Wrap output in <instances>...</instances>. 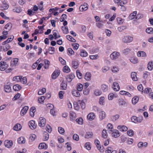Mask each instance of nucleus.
<instances>
[{
    "label": "nucleus",
    "instance_id": "5701e85b",
    "mask_svg": "<svg viewBox=\"0 0 153 153\" xmlns=\"http://www.w3.org/2000/svg\"><path fill=\"white\" fill-rule=\"evenodd\" d=\"M79 91L77 90H74L72 91V94L76 97H79L80 96Z\"/></svg>",
    "mask_w": 153,
    "mask_h": 153
},
{
    "label": "nucleus",
    "instance_id": "6ab92c4d",
    "mask_svg": "<svg viewBox=\"0 0 153 153\" xmlns=\"http://www.w3.org/2000/svg\"><path fill=\"white\" fill-rule=\"evenodd\" d=\"M47 147V144L45 143H40L38 146L39 149H46Z\"/></svg>",
    "mask_w": 153,
    "mask_h": 153
},
{
    "label": "nucleus",
    "instance_id": "09e8293b",
    "mask_svg": "<svg viewBox=\"0 0 153 153\" xmlns=\"http://www.w3.org/2000/svg\"><path fill=\"white\" fill-rule=\"evenodd\" d=\"M72 65L74 68H77L78 67L79 64L77 61H74L72 62Z\"/></svg>",
    "mask_w": 153,
    "mask_h": 153
},
{
    "label": "nucleus",
    "instance_id": "79ce46f5",
    "mask_svg": "<svg viewBox=\"0 0 153 153\" xmlns=\"http://www.w3.org/2000/svg\"><path fill=\"white\" fill-rule=\"evenodd\" d=\"M80 55L82 57H85L87 56L88 53L87 52L84 50H82L81 51Z\"/></svg>",
    "mask_w": 153,
    "mask_h": 153
},
{
    "label": "nucleus",
    "instance_id": "c756f323",
    "mask_svg": "<svg viewBox=\"0 0 153 153\" xmlns=\"http://www.w3.org/2000/svg\"><path fill=\"white\" fill-rule=\"evenodd\" d=\"M137 55L139 57H146V53L144 52L140 51L138 52Z\"/></svg>",
    "mask_w": 153,
    "mask_h": 153
},
{
    "label": "nucleus",
    "instance_id": "ddd939ff",
    "mask_svg": "<svg viewBox=\"0 0 153 153\" xmlns=\"http://www.w3.org/2000/svg\"><path fill=\"white\" fill-rule=\"evenodd\" d=\"M113 88L114 90L115 91H118L120 89V87L119 85L117 82H115L114 83Z\"/></svg>",
    "mask_w": 153,
    "mask_h": 153
},
{
    "label": "nucleus",
    "instance_id": "a19ab883",
    "mask_svg": "<svg viewBox=\"0 0 153 153\" xmlns=\"http://www.w3.org/2000/svg\"><path fill=\"white\" fill-rule=\"evenodd\" d=\"M21 78V76H17L13 78V80L17 82H20Z\"/></svg>",
    "mask_w": 153,
    "mask_h": 153
},
{
    "label": "nucleus",
    "instance_id": "393cba45",
    "mask_svg": "<svg viewBox=\"0 0 153 153\" xmlns=\"http://www.w3.org/2000/svg\"><path fill=\"white\" fill-rule=\"evenodd\" d=\"M131 77L133 80L136 81L137 80V78L136 76V73L135 72H132L131 73Z\"/></svg>",
    "mask_w": 153,
    "mask_h": 153
},
{
    "label": "nucleus",
    "instance_id": "603ef678",
    "mask_svg": "<svg viewBox=\"0 0 153 153\" xmlns=\"http://www.w3.org/2000/svg\"><path fill=\"white\" fill-rule=\"evenodd\" d=\"M23 84H25L27 82V79L26 77H24L23 78L22 77V76H21V78L20 81Z\"/></svg>",
    "mask_w": 153,
    "mask_h": 153
},
{
    "label": "nucleus",
    "instance_id": "f3484780",
    "mask_svg": "<svg viewBox=\"0 0 153 153\" xmlns=\"http://www.w3.org/2000/svg\"><path fill=\"white\" fill-rule=\"evenodd\" d=\"M59 72L58 71H55L52 74V79H56L59 76Z\"/></svg>",
    "mask_w": 153,
    "mask_h": 153
},
{
    "label": "nucleus",
    "instance_id": "72a5a7b5",
    "mask_svg": "<svg viewBox=\"0 0 153 153\" xmlns=\"http://www.w3.org/2000/svg\"><path fill=\"white\" fill-rule=\"evenodd\" d=\"M93 134L92 132H87L85 136V138L87 139H88L92 137Z\"/></svg>",
    "mask_w": 153,
    "mask_h": 153
},
{
    "label": "nucleus",
    "instance_id": "8fccbe9b",
    "mask_svg": "<svg viewBox=\"0 0 153 153\" xmlns=\"http://www.w3.org/2000/svg\"><path fill=\"white\" fill-rule=\"evenodd\" d=\"M101 88L104 92H106L108 90V86L105 84H103L102 85Z\"/></svg>",
    "mask_w": 153,
    "mask_h": 153
},
{
    "label": "nucleus",
    "instance_id": "0e129e2a",
    "mask_svg": "<svg viewBox=\"0 0 153 153\" xmlns=\"http://www.w3.org/2000/svg\"><path fill=\"white\" fill-rule=\"evenodd\" d=\"M46 129V131L49 133H51L52 131V128L49 125H47V126Z\"/></svg>",
    "mask_w": 153,
    "mask_h": 153
},
{
    "label": "nucleus",
    "instance_id": "bb28decb",
    "mask_svg": "<svg viewBox=\"0 0 153 153\" xmlns=\"http://www.w3.org/2000/svg\"><path fill=\"white\" fill-rule=\"evenodd\" d=\"M17 141L19 144H23L25 143V140L24 138L21 137L18 139Z\"/></svg>",
    "mask_w": 153,
    "mask_h": 153
},
{
    "label": "nucleus",
    "instance_id": "e2e57ef3",
    "mask_svg": "<svg viewBox=\"0 0 153 153\" xmlns=\"http://www.w3.org/2000/svg\"><path fill=\"white\" fill-rule=\"evenodd\" d=\"M67 16L66 14H63L62 15V18L60 20V21L61 22H63V21H65V19H67Z\"/></svg>",
    "mask_w": 153,
    "mask_h": 153
},
{
    "label": "nucleus",
    "instance_id": "20e7f679",
    "mask_svg": "<svg viewBox=\"0 0 153 153\" xmlns=\"http://www.w3.org/2000/svg\"><path fill=\"white\" fill-rule=\"evenodd\" d=\"M88 4L85 3L83 5H81L79 8L80 11H83L86 10L88 8Z\"/></svg>",
    "mask_w": 153,
    "mask_h": 153
},
{
    "label": "nucleus",
    "instance_id": "ea45409f",
    "mask_svg": "<svg viewBox=\"0 0 153 153\" xmlns=\"http://www.w3.org/2000/svg\"><path fill=\"white\" fill-rule=\"evenodd\" d=\"M63 71L65 72L68 73L71 70L66 65L64 67Z\"/></svg>",
    "mask_w": 153,
    "mask_h": 153
},
{
    "label": "nucleus",
    "instance_id": "6e6d98bb",
    "mask_svg": "<svg viewBox=\"0 0 153 153\" xmlns=\"http://www.w3.org/2000/svg\"><path fill=\"white\" fill-rule=\"evenodd\" d=\"M58 131L61 134H63L65 131L64 129L60 127H59L58 128Z\"/></svg>",
    "mask_w": 153,
    "mask_h": 153
},
{
    "label": "nucleus",
    "instance_id": "58836bf2",
    "mask_svg": "<svg viewBox=\"0 0 153 153\" xmlns=\"http://www.w3.org/2000/svg\"><path fill=\"white\" fill-rule=\"evenodd\" d=\"M4 90L6 92H10L11 91V87L9 85H5L4 86Z\"/></svg>",
    "mask_w": 153,
    "mask_h": 153
},
{
    "label": "nucleus",
    "instance_id": "dca6fc26",
    "mask_svg": "<svg viewBox=\"0 0 153 153\" xmlns=\"http://www.w3.org/2000/svg\"><path fill=\"white\" fill-rule=\"evenodd\" d=\"M91 75L89 72H87L86 74L84 76V78L86 80L90 81L91 79Z\"/></svg>",
    "mask_w": 153,
    "mask_h": 153
},
{
    "label": "nucleus",
    "instance_id": "37998d69",
    "mask_svg": "<svg viewBox=\"0 0 153 153\" xmlns=\"http://www.w3.org/2000/svg\"><path fill=\"white\" fill-rule=\"evenodd\" d=\"M102 93L101 91L99 89L95 90L94 92V94L96 96L100 95Z\"/></svg>",
    "mask_w": 153,
    "mask_h": 153
},
{
    "label": "nucleus",
    "instance_id": "412c9836",
    "mask_svg": "<svg viewBox=\"0 0 153 153\" xmlns=\"http://www.w3.org/2000/svg\"><path fill=\"white\" fill-rule=\"evenodd\" d=\"M67 84L66 82L63 81L60 85L61 89L65 90L66 89Z\"/></svg>",
    "mask_w": 153,
    "mask_h": 153
},
{
    "label": "nucleus",
    "instance_id": "864d4df0",
    "mask_svg": "<svg viewBox=\"0 0 153 153\" xmlns=\"http://www.w3.org/2000/svg\"><path fill=\"white\" fill-rule=\"evenodd\" d=\"M131 120L132 122L135 123H138L137 117L136 116H133L131 117Z\"/></svg>",
    "mask_w": 153,
    "mask_h": 153
},
{
    "label": "nucleus",
    "instance_id": "9b49d317",
    "mask_svg": "<svg viewBox=\"0 0 153 153\" xmlns=\"http://www.w3.org/2000/svg\"><path fill=\"white\" fill-rule=\"evenodd\" d=\"M9 7L8 5L5 1H3L2 5L1 7L0 10H6Z\"/></svg>",
    "mask_w": 153,
    "mask_h": 153
},
{
    "label": "nucleus",
    "instance_id": "4c0bfd02",
    "mask_svg": "<svg viewBox=\"0 0 153 153\" xmlns=\"http://www.w3.org/2000/svg\"><path fill=\"white\" fill-rule=\"evenodd\" d=\"M83 85L82 84L79 83L77 85L76 90L78 91H81L83 89Z\"/></svg>",
    "mask_w": 153,
    "mask_h": 153
},
{
    "label": "nucleus",
    "instance_id": "a18cd8bd",
    "mask_svg": "<svg viewBox=\"0 0 153 153\" xmlns=\"http://www.w3.org/2000/svg\"><path fill=\"white\" fill-rule=\"evenodd\" d=\"M49 139V134L47 132H45L44 133V137L43 140L44 141H46L48 140Z\"/></svg>",
    "mask_w": 153,
    "mask_h": 153
},
{
    "label": "nucleus",
    "instance_id": "e433bc0d",
    "mask_svg": "<svg viewBox=\"0 0 153 153\" xmlns=\"http://www.w3.org/2000/svg\"><path fill=\"white\" fill-rule=\"evenodd\" d=\"M62 29L64 33L67 34L69 32L67 26H62Z\"/></svg>",
    "mask_w": 153,
    "mask_h": 153
},
{
    "label": "nucleus",
    "instance_id": "aec40b11",
    "mask_svg": "<svg viewBox=\"0 0 153 153\" xmlns=\"http://www.w3.org/2000/svg\"><path fill=\"white\" fill-rule=\"evenodd\" d=\"M18 61V59L17 58H15L13 59L11 61V66H13L16 65L17 64Z\"/></svg>",
    "mask_w": 153,
    "mask_h": 153
},
{
    "label": "nucleus",
    "instance_id": "7c9ffc66",
    "mask_svg": "<svg viewBox=\"0 0 153 153\" xmlns=\"http://www.w3.org/2000/svg\"><path fill=\"white\" fill-rule=\"evenodd\" d=\"M132 48H128L125 49H124L123 51V53L125 54H127L131 50Z\"/></svg>",
    "mask_w": 153,
    "mask_h": 153
},
{
    "label": "nucleus",
    "instance_id": "423d86ee",
    "mask_svg": "<svg viewBox=\"0 0 153 153\" xmlns=\"http://www.w3.org/2000/svg\"><path fill=\"white\" fill-rule=\"evenodd\" d=\"M75 76L73 73H71L66 77V79L68 82H71L72 80L75 77Z\"/></svg>",
    "mask_w": 153,
    "mask_h": 153
},
{
    "label": "nucleus",
    "instance_id": "6e6552de",
    "mask_svg": "<svg viewBox=\"0 0 153 153\" xmlns=\"http://www.w3.org/2000/svg\"><path fill=\"white\" fill-rule=\"evenodd\" d=\"M112 132V136L115 138L118 137L120 135V133L117 130H114Z\"/></svg>",
    "mask_w": 153,
    "mask_h": 153
},
{
    "label": "nucleus",
    "instance_id": "cd10ccee",
    "mask_svg": "<svg viewBox=\"0 0 153 153\" xmlns=\"http://www.w3.org/2000/svg\"><path fill=\"white\" fill-rule=\"evenodd\" d=\"M148 68L149 70L151 71L153 68V62L150 61L148 64Z\"/></svg>",
    "mask_w": 153,
    "mask_h": 153
},
{
    "label": "nucleus",
    "instance_id": "3c124183",
    "mask_svg": "<svg viewBox=\"0 0 153 153\" xmlns=\"http://www.w3.org/2000/svg\"><path fill=\"white\" fill-rule=\"evenodd\" d=\"M46 91V89L45 88H43L38 91V94L39 95H42Z\"/></svg>",
    "mask_w": 153,
    "mask_h": 153
},
{
    "label": "nucleus",
    "instance_id": "a211bd4d",
    "mask_svg": "<svg viewBox=\"0 0 153 153\" xmlns=\"http://www.w3.org/2000/svg\"><path fill=\"white\" fill-rule=\"evenodd\" d=\"M107 128L108 133L109 134L112 133L113 130V126L110 123H109L107 125Z\"/></svg>",
    "mask_w": 153,
    "mask_h": 153
},
{
    "label": "nucleus",
    "instance_id": "f03ea898",
    "mask_svg": "<svg viewBox=\"0 0 153 153\" xmlns=\"http://www.w3.org/2000/svg\"><path fill=\"white\" fill-rule=\"evenodd\" d=\"M120 55L119 53L115 51L112 53L110 56L112 60H115L118 58Z\"/></svg>",
    "mask_w": 153,
    "mask_h": 153
},
{
    "label": "nucleus",
    "instance_id": "680f3d73",
    "mask_svg": "<svg viewBox=\"0 0 153 153\" xmlns=\"http://www.w3.org/2000/svg\"><path fill=\"white\" fill-rule=\"evenodd\" d=\"M36 137V135L35 134H31L30 135L29 138L32 141H33L35 140V139Z\"/></svg>",
    "mask_w": 153,
    "mask_h": 153
},
{
    "label": "nucleus",
    "instance_id": "bf43d9fd",
    "mask_svg": "<svg viewBox=\"0 0 153 153\" xmlns=\"http://www.w3.org/2000/svg\"><path fill=\"white\" fill-rule=\"evenodd\" d=\"M12 27V25L11 24V23H8L5 25L4 27V28L6 29H8V30H10V29H11Z\"/></svg>",
    "mask_w": 153,
    "mask_h": 153
},
{
    "label": "nucleus",
    "instance_id": "4d7b16f0",
    "mask_svg": "<svg viewBox=\"0 0 153 153\" xmlns=\"http://www.w3.org/2000/svg\"><path fill=\"white\" fill-rule=\"evenodd\" d=\"M76 121L80 125L82 124L83 123V120L82 118H79V119H77L76 120Z\"/></svg>",
    "mask_w": 153,
    "mask_h": 153
},
{
    "label": "nucleus",
    "instance_id": "69168bd1",
    "mask_svg": "<svg viewBox=\"0 0 153 153\" xmlns=\"http://www.w3.org/2000/svg\"><path fill=\"white\" fill-rule=\"evenodd\" d=\"M143 17V15L140 13H138L135 17V19L137 20L142 18Z\"/></svg>",
    "mask_w": 153,
    "mask_h": 153
},
{
    "label": "nucleus",
    "instance_id": "4468645a",
    "mask_svg": "<svg viewBox=\"0 0 153 153\" xmlns=\"http://www.w3.org/2000/svg\"><path fill=\"white\" fill-rule=\"evenodd\" d=\"M76 117V113L73 111H71L70 112V118L71 120L73 121Z\"/></svg>",
    "mask_w": 153,
    "mask_h": 153
},
{
    "label": "nucleus",
    "instance_id": "39448f33",
    "mask_svg": "<svg viewBox=\"0 0 153 153\" xmlns=\"http://www.w3.org/2000/svg\"><path fill=\"white\" fill-rule=\"evenodd\" d=\"M28 125L32 129L36 128V125L35 124V122L34 120H31L28 123Z\"/></svg>",
    "mask_w": 153,
    "mask_h": 153
},
{
    "label": "nucleus",
    "instance_id": "13d9d810",
    "mask_svg": "<svg viewBox=\"0 0 153 153\" xmlns=\"http://www.w3.org/2000/svg\"><path fill=\"white\" fill-rule=\"evenodd\" d=\"M102 137L103 138H106L107 136V133L106 131L104 129L103 130L102 132Z\"/></svg>",
    "mask_w": 153,
    "mask_h": 153
},
{
    "label": "nucleus",
    "instance_id": "2eb2a0df",
    "mask_svg": "<svg viewBox=\"0 0 153 153\" xmlns=\"http://www.w3.org/2000/svg\"><path fill=\"white\" fill-rule=\"evenodd\" d=\"M148 145V143L146 142L143 143L142 142H140L138 143L137 146L138 147L140 148H141L143 147H146Z\"/></svg>",
    "mask_w": 153,
    "mask_h": 153
},
{
    "label": "nucleus",
    "instance_id": "2f4dec72",
    "mask_svg": "<svg viewBox=\"0 0 153 153\" xmlns=\"http://www.w3.org/2000/svg\"><path fill=\"white\" fill-rule=\"evenodd\" d=\"M21 126L19 124H16L13 128L14 130L16 131H19L21 130Z\"/></svg>",
    "mask_w": 153,
    "mask_h": 153
},
{
    "label": "nucleus",
    "instance_id": "49530a36",
    "mask_svg": "<svg viewBox=\"0 0 153 153\" xmlns=\"http://www.w3.org/2000/svg\"><path fill=\"white\" fill-rule=\"evenodd\" d=\"M78 103L80 104L82 109H84L85 108V104L83 101V100H79L78 102Z\"/></svg>",
    "mask_w": 153,
    "mask_h": 153
},
{
    "label": "nucleus",
    "instance_id": "774afa93",
    "mask_svg": "<svg viewBox=\"0 0 153 153\" xmlns=\"http://www.w3.org/2000/svg\"><path fill=\"white\" fill-rule=\"evenodd\" d=\"M153 31V28L150 27L147 28L146 30V32L149 34H150Z\"/></svg>",
    "mask_w": 153,
    "mask_h": 153
},
{
    "label": "nucleus",
    "instance_id": "de8ad7c7",
    "mask_svg": "<svg viewBox=\"0 0 153 153\" xmlns=\"http://www.w3.org/2000/svg\"><path fill=\"white\" fill-rule=\"evenodd\" d=\"M49 53L50 54H52L54 53L55 52V48L52 47H50L48 48Z\"/></svg>",
    "mask_w": 153,
    "mask_h": 153
},
{
    "label": "nucleus",
    "instance_id": "052dcab7",
    "mask_svg": "<svg viewBox=\"0 0 153 153\" xmlns=\"http://www.w3.org/2000/svg\"><path fill=\"white\" fill-rule=\"evenodd\" d=\"M119 68L117 67L113 66L112 69V71L114 73H116L119 71Z\"/></svg>",
    "mask_w": 153,
    "mask_h": 153
},
{
    "label": "nucleus",
    "instance_id": "b1692460",
    "mask_svg": "<svg viewBox=\"0 0 153 153\" xmlns=\"http://www.w3.org/2000/svg\"><path fill=\"white\" fill-rule=\"evenodd\" d=\"M30 114L32 117H33L34 115V113L36 112V110L35 107H32L30 109Z\"/></svg>",
    "mask_w": 153,
    "mask_h": 153
},
{
    "label": "nucleus",
    "instance_id": "f257e3e1",
    "mask_svg": "<svg viewBox=\"0 0 153 153\" xmlns=\"http://www.w3.org/2000/svg\"><path fill=\"white\" fill-rule=\"evenodd\" d=\"M133 38L132 37L126 36H124L123 39V41L124 43H128L131 42L133 40Z\"/></svg>",
    "mask_w": 153,
    "mask_h": 153
},
{
    "label": "nucleus",
    "instance_id": "4be33fe9",
    "mask_svg": "<svg viewBox=\"0 0 153 153\" xmlns=\"http://www.w3.org/2000/svg\"><path fill=\"white\" fill-rule=\"evenodd\" d=\"M120 117V115L118 114H117L115 115H113L111 117V120L114 122L116 121Z\"/></svg>",
    "mask_w": 153,
    "mask_h": 153
},
{
    "label": "nucleus",
    "instance_id": "338daca9",
    "mask_svg": "<svg viewBox=\"0 0 153 153\" xmlns=\"http://www.w3.org/2000/svg\"><path fill=\"white\" fill-rule=\"evenodd\" d=\"M88 150H90L91 149V147L89 142L86 143L84 146Z\"/></svg>",
    "mask_w": 153,
    "mask_h": 153
},
{
    "label": "nucleus",
    "instance_id": "473e14b6",
    "mask_svg": "<svg viewBox=\"0 0 153 153\" xmlns=\"http://www.w3.org/2000/svg\"><path fill=\"white\" fill-rule=\"evenodd\" d=\"M139 100V98L137 96H135L134 97L132 100V103L134 104H136Z\"/></svg>",
    "mask_w": 153,
    "mask_h": 153
},
{
    "label": "nucleus",
    "instance_id": "9d476101",
    "mask_svg": "<svg viewBox=\"0 0 153 153\" xmlns=\"http://www.w3.org/2000/svg\"><path fill=\"white\" fill-rule=\"evenodd\" d=\"M117 129L122 131H126L128 130L127 127L124 125L118 126L117 127Z\"/></svg>",
    "mask_w": 153,
    "mask_h": 153
},
{
    "label": "nucleus",
    "instance_id": "1a4fd4ad",
    "mask_svg": "<svg viewBox=\"0 0 153 153\" xmlns=\"http://www.w3.org/2000/svg\"><path fill=\"white\" fill-rule=\"evenodd\" d=\"M4 143L6 147L9 148L13 145V142L11 141L7 140L5 141Z\"/></svg>",
    "mask_w": 153,
    "mask_h": 153
},
{
    "label": "nucleus",
    "instance_id": "0eeeda50",
    "mask_svg": "<svg viewBox=\"0 0 153 153\" xmlns=\"http://www.w3.org/2000/svg\"><path fill=\"white\" fill-rule=\"evenodd\" d=\"M29 108L27 106H24L20 112L21 115L22 116H24L27 112Z\"/></svg>",
    "mask_w": 153,
    "mask_h": 153
},
{
    "label": "nucleus",
    "instance_id": "f704fd0d",
    "mask_svg": "<svg viewBox=\"0 0 153 153\" xmlns=\"http://www.w3.org/2000/svg\"><path fill=\"white\" fill-rule=\"evenodd\" d=\"M118 102L119 105L120 106H123L126 103L125 101L123 99L121 98L119 99Z\"/></svg>",
    "mask_w": 153,
    "mask_h": 153
},
{
    "label": "nucleus",
    "instance_id": "7ed1b4c3",
    "mask_svg": "<svg viewBox=\"0 0 153 153\" xmlns=\"http://www.w3.org/2000/svg\"><path fill=\"white\" fill-rule=\"evenodd\" d=\"M39 125L40 127H44L45 125L46 120L45 119L42 117H40L39 119Z\"/></svg>",
    "mask_w": 153,
    "mask_h": 153
},
{
    "label": "nucleus",
    "instance_id": "c85d7f7f",
    "mask_svg": "<svg viewBox=\"0 0 153 153\" xmlns=\"http://www.w3.org/2000/svg\"><path fill=\"white\" fill-rule=\"evenodd\" d=\"M8 67V65L6 63V62H4V64H2L1 68H0V70L2 71H4Z\"/></svg>",
    "mask_w": 153,
    "mask_h": 153
},
{
    "label": "nucleus",
    "instance_id": "a878e982",
    "mask_svg": "<svg viewBox=\"0 0 153 153\" xmlns=\"http://www.w3.org/2000/svg\"><path fill=\"white\" fill-rule=\"evenodd\" d=\"M13 88L14 90L15 91H18L22 88V87L19 85L16 84L14 85Z\"/></svg>",
    "mask_w": 153,
    "mask_h": 153
},
{
    "label": "nucleus",
    "instance_id": "c9c22d12",
    "mask_svg": "<svg viewBox=\"0 0 153 153\" xmlns=\"http://www.w3.org/2000/svg\"><path fill=\"white\" fill-rule=\"evenodd\" d=\"M130 62L133 64H136L138 63V61L136 58L132 57L130 59Z\"/></svg>",
    "mask_w": 153,
    "mask_h": 153
},
{
    "label": "nucleus",
    "instance_id": "f8f14e48",
    "mask_svg": "<svg viewBox=\"0 0 153 153\" xmlns=\"http://www.w3.org/2000/svg\"><path fill=\"white\" fill-rule=\"evenodd\" d=\"M87 118L90 120H93L95 117V116L94 113L91 112L88 114L87 116Z\"/></svg>",
    "mask_w": 153,
    "mask_h": 153
},
{
    "label": "nucleus",
    "instance_id": "5fc2aeb1",
    "mask_svg": "<svg viewBox=\"0 0 153 153\" xmlns=\"http://www.w3.org/2000/svg\"><path fill=\"white\" fill-rule=\"evenodd\" d=\"M76 73L77 77L81 79L82 77V75L79 70H77L76 71Z\"/></svg>",
    "mask_w": 153,
    "mask_h": 153
},
{
    "label": "nucleus",
    "instance_id": "c03bdc74",
    "mask_svg": "<svg viewBox=\"0 0 153 153\" xmlns=\"http://www.w3.org/2000/svg\"><path fill=\"white\" fill-rule=\"evenodd\" d=\"M66 38L69 41L72 42H75L76 41V40L75 39L70 35H67L66 36Z\"/></svg>",
    "mask_w": 153,
    "mask_h": 153
}]
</instances>
